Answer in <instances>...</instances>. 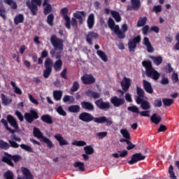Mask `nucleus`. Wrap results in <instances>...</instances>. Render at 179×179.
<instances>
[{
	"instance_id": "nucleus-44",
	"label": "nucleus",
	"mask_w": 179,
	"mask_h": 179,
	"mask_svg": "<svg viewBox=\"0 0 179 179\" xmlns=\"http://www.w3.org/2000/svg\"><path fill=\"white\" fill-rule=\"evenodd\" d=\"M81 106L83 108H85L86 110H93L94 108L93 105L89 102H82Z\"/></svg>"
},
{
	"instance_id": "nucleus-48",
	"label": "nucleus",
	"mask_w": 179,
	"mask_h": 179,
	"mask_svg": "<svg viewBox=\"0 0 179 179\" xmlns=\"http://www.w3.org/2000/svg\"><path fill=\"white\" fill-rule=\"evenodd\" d=\"M20 148H22L25 152H29V153H33V148L28 145L26 144H21Z\"/></svg>"
},
{
	"instance_id": "nucleus-37",
	"label": "nucleus",
	"mask_w": 179,
	"mask_h": 179,
	"mask_svg": "<svg viewBox=\"0 0 179 179\" xmlns=\"http://www.w3.org/2000/svg\"><path fill=\"white\" fill-rule=\"evenodd\" d=\"M10 85L13 88L15 93H16L17 94H22V90H20L19 87L16 85V83L11 81Z\"/></svg>"
},
{
	"instance_id": "nucleus-49",
	"label": "nucleus",
	"mask_w": 179,
	"mask_h": 179,
	"mask_svg": "<svg viewBox=\"0 0 179 179\" xmlns=\"http://www.w3.org/2000/svg\"><path fill=\"white\" fill-rule=\"evenodd\" d=\"M94 122H96V124H104V122H106V116L94 117Z\"/></svg>"
},
{
	"instance_id": "nucleus-36",
	"label": "nucleus",
	"mask_w": 179,
	"mask_h": 179,
	"mask_svg": "<svg viewBox=\"0 0 179 179\" xmlns=\"http://www.w3.org/2000/svg\"><path fill=\"white\" fill-rule=\"evenodd\" d=\"M63 101L64 103H69V104H71V103L75 101V98L72 96L65 95L63 98Z\"/></svg>"
},
{
	"instance_id": "nucleus-31",
	"label": "nucleus",
	"mask_w": 179,
	"mask_h": 179,
	"mask_svg": "<svg viewBox=\"0 0 179 179\" xmlns=\"http://www.w3.org/2000/svg\"><path fill=\"white\" fill-rule=\"evenodd\" d=\"M44 143H46L48 149H52L54 148V144L52 143V141H51L49 138L47 137H43V139L41 141Z\"/></svg>"
},
{
	"instance_id": "nucleus-50",
	"label": "nucleus",
	"mask_w": 179,
	"mask_h": 179,
	"mask_svg": "<svg viewBox=\"0 0 179 179\" xmlns=\"http://www.w3.org/2000/svg\"><path fill=\"white\" fill-rule=\"evenodd\" d=\"M174 169L173 168V165H170L169 168V177L172 179H177V176H176V173H174Z\"/></svg>"
},
{
	"instance_id": "nucleus-33",
	"label": "nucleus",
	"mask_w": 179,
	"mask_h": 179,
	"mask_svg": "<svg viewBox=\"0 0 179 179\" xmlns=\"http://www.w3.org/2000/svg\"><path fill=\"white\" fill-rule=\"evenodd\" d=\"M151 59L153 61L154 64L157 65V66H159L160 64L163 62V57L161 56L159 57H151Z\"/></svg>"
},
{
	"instance_id": "nucleus-56",
	"label": "nucleus",
	"mask_w": 179,
	"mask_h": 179,
	"mask_svg": "<svg viewBox=\"0 0 179 179\" xmlns=\"http://www.w3.org/2000/svg\"><path fill=\"white\" fill-rule=\"evenodd\" d=\"M0 148L1 149L6 150V149H9V144L2 140H0Z\"/></svg>"
},
{
	"instance_id": "nucleus-9",
	"label": "nucleus",
	"mask_w": 179,
	"mask_h": 179,
	"mask_svg": "<svg viewBox=\"0 0 179 179\" xmlns=\"http://www.w3.org/2000/svg\"><path fill=\"white\" fill-rule=\"evenodd\" d=\"M81 80L84 85H92L96 82V79L90 74H85L81 77Z\"/></svg>"
},
{
	"instance_id": "nucleus-61",
	"label": "nucleus",
	"mask_w": 179,
	"mask_h": 179,
	"mask_svg": "<svg viewBox=\"0 0 179 179\" xmlns=\"http://www.w3.org/2000/svg\"><path fill=\"white\" fill-rule=\"evenodd\" d=\"M28 97H29L31 103H33V104H36V106L38 105V101H37V99H34V97L33 96H31V94H29Z\"/></svg>"
},
{
	"instance_id": "nucleus-4",
	"label": "nucleus",
	"mask_w": 179,
	"mask_h": 179,
	"mask_svg": "<svg viewBox=\"0 0 179 179\" xmlns=\"http://www.w3.org/2000/svg\"><path fill=\"white\" fill-rule=\"evenodd\" d=\"M20 159H21L20 156H19V155L12 156L8 153H5V155L3 157L2 160L5 163H7V164H8V166H11V167H13V162H12V161L19 162V160H20Z\"/></svg>"
},
{
	"instance_id": "nucleus-53",
	"label": "nucleus",
	"mask_w": 179,
	"mask_h": 179,
	"mask_svg": "<svg viewBox=\"0 0 179 179\" xmlns=\"http://www.w3.org/2000/svg\"><path fill=\"white\" fill-rule=\"evenodd\" d=\"M44 6V13L45 15H48L50 12L52 10V7L51 6V4H45L43 5Z\"/></svg>"
},
{
	"instance_id": "nucleus-8",
	"label": "nucleus",
	"mask_w": 179,
	"mask_h": 179,
	"mask_svg": "<svg viewBox=\"0 0 179 179\" xmlns=\"http://www.w3.org/2000/svg\"><path fill=\"white\" fill-rule=\"evenodd\" d=\"M21 171L23 176L18 175L17 179H33V175L28 169L22 167Z\"/></svg>"
},
{
	"instance_id": "nucleus-12",
	"label": "nucleus",
	"mask_w": 179,
	"mask_h": 179,
	"mask_svg": "<svg viewBox=\"0 0 179 179\" xmlns=\"http://www.w3.org/2000/svg\"><path fill=\"white\" fill-rule=\"evenodd\" d=\"M145 159H146V157L142 155V154H135L132 156L131 159L129 161V164H135V163H138V162H141V160H145Z\"/></svg>"
},
{
	"instance_id": "nucleus-62",
	"label": "nucleus",
	"mask_w": 179,
	"mask_h": 179,
	"mask_svg": "<svg viewBox=\"0 0 179 179\" xmlns=\"http://www.w3.org/2000/svg\"><path fill=\"white\" fill-rule=\"evenodd\" d=\"M172 80L173 83H178V74L176 73H173L172 74Z\"/></svg>"
},
{
	"instance_id": "nucleus-47",
	"label": "nucleus",
	"mask_w": 179,
	"mask_h": 179,
	"mask_svg": "<svg viewBox=\"0 0 179 179\" xmlns=\"http://www.w3.org/2000/svg\"><path fill=\"white\" fill-rule=\"evenodd\" d=\"M84 150L85 151L86 155H93L94 152V149L92 145H87L84 148Z\"/></svg>"
},
{
	"instance_id": "nucleus-25",
	"label": "nucleus",
	"mask_w": 179,
	"mask_h": 179,
	"mask_svg": "<svg viewBox=\"0 0 179 179\" xmlns=\"http://www.w3.org/2000/svg\"><path fill=\"white\" fill-rule=\"evenodd\" d=\"M138 104H141L142 110H150V108H152L150 103H149L148 101H145V99L141 100L140 103Z\"/></svg>"
},
{
	"instance_id": "nucleus-54",
	"label": "nucleus",
	"mask_w": 179,
	"mask_h": 179,
	"mask_svg": "<svg viewBox=\"0 0 179 179\" xmlns=\"http://www.w3.org/2000/svg\"><path fill=\"white\" fill-rule=\"evenodd\" d=\"M111 15L116 22H121V16H120V13L115 11H111Z\"/></svg>"
},
{
	"instance_id": "nucleus-6",
	"label": "nucleus",
	"mask_w": 179,
	"mask_h": 179,
	"mask_svg": "<svg viewBox=\"0 0 179 179\" xmlns=\"http://www.w3.org/2000/svg\"><path fill=\"white\" fill-rule=\"evenodd\" d=\"M129 111H131V113H136V114H140L141 117H150V110H143L139 111V108L136 106H132L128 107Z\"/></svg>"
},
{
	"instance_id": "nucleus-13",
	"label": "nucleus",
	"mask_w": 179,
	"mask_h": 179,
	"mask_svg": "<svg viewBox=\"0 0 179 179\" xmlns=\"http://www.w3.org/2000/svg\"><path fill=\"white\" fill-rule=\"evenodd\" d=\"M55 139L59 142V145L60 146H66L67 145H69V143L65 138L64 136H62V134L59 133H56L55 134Z\"/></svg>"
},
{
	"instance_id": "nucleus-45",
	"label": "nucleus",
	"mask_w": 179,
	"mask_h": 179,
	"mask_svg": "<svg viewBox=\"0 0 179 179\" xmlns=\"http://www.w3.org/2000/svg\"><path fill=\"white\" fill-rule=\"evenodd\" d=\"M71 145L73 146H86L87 143L86 142L83 141H76L74 140L72 143Z\"/></svg>"
},
{
	"instance_id": "nucleus-43",
	"label": "nucleus",
	"mask_w": 179,
	"mask_h": 179,
	"mask_svg": "<svg viewBox=\"0 0 179 179\" xmlns=\"http://www.w3.org/2000/svg\"><path fill=\"white\" fill-rule=\"evenodd\" d=\"M162 101L164 103V106H165L166 107H170V106H171V104L174 103V100L167 98L163 99Z\"/></svg>"
},
{
	"instance_id": "nucleus-22",
	"label": "nucleus",
	"mask_w": 179,
	"mask_h": 179,
	"mask_svg": "<svg viewBox=\"0 0 179 179\" xmlns=\"http://www.w3.org/2000/svg\"><path fill=\"white\" fill-rule=\"evenodd\" d=\"M143 84L145 92H147V93H150V94H152V93H153V88H152V84H150V83H149L148 81H146V80H143Z\"/></svg>"
},
{
	"instance_id": "nucleus-27",
	"label": "nucleus",
	"mask_w": 179,
	"mask_h": 179,
	"mask_svg": "<svg viewBox=\"0 0 179 179\" xmlns=\"http://www.w3.org/2000/svg\"><path fill=\"white\" fill-rule=\"evenodd\" d=\"M97 37H99V35L96 33L90 32L87 36V41L89 44H92V40L93 38H97Z\"/></svg>"
},
{
	"instance_id": "nucleus-11",
	"label": "nucleus",
	"mask_w": 179,
	"mask_h": 179,
	"mask_svg": "<svg viewBox=\"0 0 179 179\" xmlns=\"http://www.w3.org/2000/svg\"><path fill=\"white\" fill-rule=\"evenodd\" d=\"M139 43H141V36H137L130 40L128 43L129 51H135V48H136V44Z\"/></svg>"
},
{
	"instance_id": "nucleus-46",
	"label": "nucleus",
	"mask_w": 179,
	"mask_h": 179,
	"mask_svg": "<svg viewBox=\"0 0 179 179\" xmlns=\"http://www.w3.org/2000/svg\"><path fill=\"white\" fill-rule=\"evenodd\" d=\"M42 121L43 122H46L47 124H52V120H51V116L48 115H44L41 117Z\"/></svg>"
},
{
	"instance_id": "nucleus-2",
	"label": "nucleus",
	"mask_w": 179,
	"mask_h": 179,
	"mask_svg": "<svg viewBox=\"0 0 179 179\" xmlns=\"http://www.w3.org/2000/svg\"><path fill=\"white\" fill-rule=\"evenodd\" d=\"M50 41L55 48V51L50 52L52 57H54V54L58 51L59 53L56 54V58H61V52H62V50H64V42L62 39L56 37L55 35L52 36Z\"/></svg>"
},
{
	"instance_id": "nucleus-21",
	"label": "nucleus",
	"mask_w": 179,
	"mask_h": 179,
	"mask_svg": "<svg viewBox=\"0 0 179 179\" xmlns=\"http://www.w3.org/2000/svg\"><path fill=\"white\" fill-rule=\"evenodd\" d=\"M143 43L144 45H145L147 48L148 52H153V51H155L153 46H152V43H150V41H149V38L145 37L143 39Z\"/></svg>"
},
{
	"instance_id": "nucleus-10",
	"label": "nucleus",
	"mask_w": 179,
	"mask_h": 179,
	"mask_svg": "<svg viewBox=\"0 0 179 179\" xmlns=\"http://www.w3.org/2000/svg\"><path fill=\"white\" fill-rule=\"evenodd\" d=\"M24 118L27 121V122H33L34 118L37 120L38 118V115L37 114V111L34 109L30 110V113H25Z\"/></svg>"
},
{
	"instance_id": "nucleus-52",
	"label": "nucleus",
	"mask_w": 179,
	"mask_h": 179,
	"mask_svg": "<svg viewBox=\"0 0 179 179\" xmlns=\"http://www.w3.org/2000/svg\"><path fill=\"white\" fill-rule=\"evenodd\" d=\"M1 122L2 124H3L5 128L6 129L7 131H8L9 132H10V134H15V130L9 128L8 127V122H6V120L5 119H2L1 120Z\"/></svg>"
},
{
	"instance_id": "nucleus-18",
	"label": "nucleus",
	"mask_w": 179,
	"mask_h": 179,
	"mask_svg": "<svg viewBox=\"0 0 179 179\" xmlns=\"http://www.w3.org/2000/svg\"><path fill=\"white\" fill-rule=\"evenodd\" d=\"M110 101L115 107H120V106H122V104H124V101L123 99H120L117 96H114L111 98Z\"/></svg>"
},
{
	"instance_id": "nucleus-40",
	"label": "nucleus",
	"mask_w": 179,
	"mask_h": 179,
	"mask_svg": "<svg viewBox=\"0 0 179 179\" xmlns=\"http://www.w3.org/2000/svg\"><path fill=\"white\" fill-rule=\"evenodd\" d=\"M147 20L148 18L146 17H140L137 23L138 27H142V26H145V24H146Z\"/></svg>"
},
{
	"instance_id": "nucleus-23",
	"label": "nucleus",
	"mask_w": 179,
	"mask_h": 179,
	"mask_svg": "<svg viewBox=\"0 0 179 179\" xmlns=\"http://www.w3.org/2000/svg\"><path fill=\"white\" fill-rule=\"evenodd\" d=\"M150 120L153 124H155V125H158V124H160V122L162 121V116L157 113H154L151 117Z\"/></svg>"
},
{
	"instance_id": "nucleus-35",
	"label": "nucleus",
	"mask_w": 179,
	"mask_h": 179,
	"mask_svg": "<svg viewBox=\"0 0 179 179\" xmlns=\"http://www.w3.org/2000/svg\"><path fill=\"white\" fill-rule=\"evenodd\" d=\"M53 97L55 100L57 101H59V100H61L62 99V91H54L53 92Z\"/></svg>"
},
{
	"instance_id": "nucleus-59",
	"label": "nucleus",
	"mask_w": 179,
	"mask_h": 179,
	"mask_svg": "<svg viewBox=\"0 0 179 179\" xmlns=\"http://www.w3.org/2000/svg\"><path fill=\"white\" fill-rule=\"evenodd\" d=\"M57 111L58 114H59V115H63V117H65V115H66V112H65V110H64V109L61 106H59L57 108Z\"/></svg>"
},
{
	"instance_id": "nucleus-55",
	"label": "nucleus",
	"mask_w": 179,
	"mask_h": 179,
	"mask_svg": "<svg viewBox=\"0 0 179 179\" xmlns=\"http://www.w3.org/2000/svg\"><path fill=\"white\" fill-rule=\"evenodd\" d=\"M52 66V60L50 58H47L45 62V67L47 69H51Z\"/></svg>"
},
{
	"instance_id": "nucleus-20",
	"label": "nucleus",
	"mask_w": 179,
	"mask_h": 179,
	"mask_svg": "<svg viewBox=\"0 0 179 179\" xmlns=\"http://www.w3.org/2000/svg\"><path fill=\"white\" fill-rule=\"evenodd\" d=\"M95 104L99 108H101L102 110H104V108H110L109 102H103L102 99L96 101Z\"/></svg>"
},
{
	"instance_id": "nucleus-64",
	"label": "nucleus",
	"mask_w": 179,
	"mask_h": 179,
	"mask_svg": "<svg viewBox=\"0 0 179 179\" xmlns=\"http://www.w3.org/2000/svg\"><path fill=\"white\" fill-rule=\"evenodd\" d=\"M155 107H162V99H156L154 102Z\"/></svg>"
},
{
	"instance_id": "nucleus-30",
	"label": "nucleus",
	"mask_w": 179,
	"mask_h": 179,
	"mask_svg": "<svg viewBox=\"0 0 179 179\" xmlns=\"http://www.w3.org/2000/svg\"><path fill=\"white\" fill-rule=\"evenodd\" d=\"M24 20V16L22 14H18L15 16L14 19L15 24H19V23H23Z\"/></svg>"
},
{
	"instance_id": "nucleus-26",
	"label": "nucleus",
	"mask_w": 179,
	"mask_h": 179,
	"mask_svg": "<svg viewBox=\"0 0 179 179\" xmlns=\"http://www.w3.org/2000/svg\"><path fill=\"white\" fill-rule=\"evenodd\" d=\"M34 136H35L36 138H38V139H40V141H42L43 138L45 137L44 136V135H43V133H41L40 129L36 127L34 128Z\"/></svg>"
},
{
	"instance_id": "nucleus-29",
	"label": "nucleus",
	"mask_w": 179,
	"mask_h": 179,
	"mask_svg": "<svg viewBox=\"0 0 179 179\" xmlns=\"http://www.w3.org/2000/svg\"><path fill=\"white\" fill-rule=\"evenodd\" d=\"M76 169H78V171H85V163L81 162H76L73 164Z\"/></svg>"
},
{
	"instance_id": "nucleus-28",
	"label": "nucleus",
	"mask_w": 179,
	"mask_h": 179,
	"mask_svg": "<svg viewBox=\"0 0 179 179\" xmlns=\"http://www.w3.org/2000/svg\"><path fill=\"white\" fill-rule=\"evenodd\" d=\"M87 24L89 29H92L94 25V15L90 14L87 18Z\"/></svg>"
},
{
	"instance_id": "nucleus-57",
	"label": "nucleus",
	"mask_w": 179,
	"mask_h": 179,
	"mask_svg": "<svg viewBox=\"0 0 179 179\" xmlns=\"http://www.w3.org/2000/svg\"><path fill=\"white\" fill-rule=\"evenodd\" d=\"M96 136L98 139H103V138H106V136H107V131L96 133Z\"/></svg>"
},
{
	"instance_id": "nucleus-38",
	"label": "nucleus",
	"mask_w": 179,
	"mask_h": 179,
	"mask_svg": "<svg viewBox=\"0 0 179 179\" xmlns=\"http://www.w3.org/2000/svg\"><path fill=\"white\" fill-rule=\"evenodd\" d=\"M120 134L122 135L124 139H131V136L129 135V132L127 129H120Z\"/></svg>"
},
{
	"instance_id": "nucleus-1",
	"label": "nucleus",
	"mask_w": 179,
	"mask_h": 179,
	"mask_svg": "<svg viewBox=\"0 0 179 179\" xmlns=\"http://www.w3.org/2000/svg\"><path fill=\"white\" fill-rule=\"evenodd\" d=\"M108 27L119 38H125V32L128 31V25L127 24H124L122 25V31L120 29V26L115 25V22L111 18L108 19Z\"/></svg>"
},
{
	"instance_id": "nucleus-19",
	"label": "nucleus",
	"mask_w": 179,
	"mask_h": 179,
	"mask_svg": "<svg viewBox=\"0 0 179 179\" xmlns=\"http://www.w3.org/2000/svg\"><path fill=\"white\" fill-rule=\"evenodd\" d=\"M122 87L124 92H127L131 86V79L124 77L121 83Z\"/></svg>"
},
{
	"instance_id": "nucleus-34",
	"label": "nucleus",
	"mask_w": 179,
	"mask_h": 179,
	"mask_svg": "<svg viewBox=\"0 0 179 179\" xmlns=\"http://www.w3.org/2000/svg\"><path fill=\"white\" fill-rule=\"evenodd\" d=\"M61 58H58V60L55 62L54 64V68L55 71H61V68L62 66V61L60 59ZM56 59L57 58L56 57Z\"/></svg>"
},
{
	"instance_id": "nucleus-16",
	"label": "nucleus",
	"mask_w": 179,
	"mask_h": 179,
	"mask_svg": "<svg viewBox=\"0 0 179 179\" xmlns=\"http://www.w3.org/2000/svg\"><path fill=\"white\" fill-rule=\"evenodd\" d=\"M141 6V0H131V6H127V10H138Z\"/></svg>"
},
{
	"instance_id": "nucleus-32",
	"label": "nucleus",
	"mask_w": 179,
	"mask_h": 179,
	"mask_svg": "<svg viewBox=\"0 0 179 179\" xmlns=\"http://www.w3.org/2000/svg\"><path fill=\"white\" fill-rule=\"evenodd\" d=\"M96 54L99 57V58H101V59L103 61V62H107L108 58L107 57V55H106V53H104V52H103L102 50H97Z\"/></svg>"
},
{
	"instance_id": "nucleus-3",
	"label": "nucleus",
	"mask_w": 179,
	"mask_h": 179,
	"mask_svg": "<svg viewBox=\"0 0 179 179\" xmlns=\"http://www.w3.org/2000/svg\"><path fill=\"white\" fill-rule=\"evenodd\" d=\"M142 64L145 68L146 75L148 78H151L153 80H157L160 78V73L152 67L150 61H143Z\"/></svg>"
},
{
	"instance_id": "nucleus-42",
	"label": "nucleus",
	"mask_w": 179,
	"mask_h": 179,
	"mask_svg": "<svg viewBox=\"0 0 179 179\" xmlns=\"http://www.w3.org/2000/svg\"><path fill=\"white\" fill-rule=\"evenodd\" d=\"M5 3L10 6L13 9L17 8V4L13 0H4Z\"/></svg>"
},
{
	"instance_id": "nucleus-24",
	"label": "nucleus",
	"mask_w": 179,
	"mask_h": 179,
	"mask_svg": "<svg viewBox=\"0 0 179 179\" xmlns=\"http://www.w3.org/2000/svg\"><path fill=\"white\" fill-rule=\"evenodd\" d=\"M7 120L9 124H10L11 127H13V128H15V129H17V128H19L16 120H15V118H13L12 115H8L7 116Z\"/></svg>"
},
{
	"instance_id": "nucleus-63",
	"label": "nucleus",
	"mask_w": 179,
	"mask_h": 179,
	"mask_svg": "<svg viewBox=\"0 0 179 179\" xmlns=\"http://www.w3.org/2000/svg\"><path fill=\"white\" fill-rule=\"evenodd\" d=\"M79 89V83L74 82L73 84V87H71V92H76Z\"/></svg>"
},
{
	"instance_id": "nucleus-39",
	"label": "nucleus",
	"mask_w": 179,
	"mask_h": 179,
	"mask_svg": "<svg viewBox=\"0 0 179 179\" xmlns=\"http://www.w3.org/2000/svg\"><path fill=\"white\" fill-rule=\"evenodd\" d=\"M1 100L4 106H8V104H10V103H12V99L6 97L3 94H1Z\"/></svg>"
},
{
	"instance_id": "nucleus-17",
	"label": "nucleus",
	"mask_w": 179,
	"mask_h": 179,
	"mask_svg": "<svg viewBox=\"0 0 179 179\" xmlns=\"http://www.w3.org/2000/svg\"><path fill=\"white\" fill-rule=\"evenodd\" d=\"M79 118L85 122H90L93 120V116L87 113H83L79 115Z\"/></svg>"
},
{
	"instance_id": "nucleus-15",
	"label": "nucleus",
	"mask_w": 179,
	"mask_h": 179,
	"mask_svg": "<svg viewBox=\"0 0 179 179\" xmlns=\"http://www.w3.org/2000/svg\"><path fill=\"white\" fill-rule=\"evenodd\" d=\"M73 17L76 19H78L79 23L82 24L83 23V20H85V17H86V14L84 11H77L73 14Z\"/></svg>"
},
{
	"instance_id": "nucleus-58",
	"label": "nucleus",
	"mask_w": 179,
	"mask_h": 179,
	"mask_svg": "<svg viewBox=\"0 0 179 179\" xmlns=\"http://www.w3.org/2000/svg\"><path fill=\"white\" fill-rule=\"evenodd\" d=\"M52 69H47L45 68V70L43 71V77L47 79L50 75H51Z\"/></svg>"
},
{
	"instance_id": "nucleus-60",
	"label": "nucleus",
	"mask_w": 179,
	"mask_h": 179,
	"mask_svg": "<svg viewBox=\"0 0 179 179\" xmlns=\"http://www.w3.org/2000/svg\"><path fill=\"white\" fill-rule=\"evenodd\" d=\"M53 20H54V15L52 14H50L48 16V19H47V22L48 23V24H50V26H52Z\"/></svg>"
},
{
	"instance_id": "nucleus-51",
	"label": "nucleus",
	"mask_w": 179,
	"mask_h": 179,
	"mask_svg": "<svg viewBox=\"0 0 179 179\" xmlns=\"http://www.w3.org/2000/svg\"><path fill=\"white\" fill-rule=\"evenodd\" d=\"M3 177L5 179H15L13 176V172L10 171H7L4 173Z\"/></svg>"
},
{
	"instance_id": "nucleus-41",
	"label": "nucleus",
	"mask_w": 179,
	"mask_h": 179,
	"mask_svg": "<svg viewBox=\"0 0 179 179\" xmlns=\"http://www.w3.org/2000/svg\"><path fill=\"white\" fill-rule=\"evenodd\" d=\"M69 111L70 113H79L80 111V107L78 105H73L69 107Z\"/></svg>"
},
{
	"instance_id": "nucleus-14",
	"label": "nucleus",
	"mask_w": 179,
	"mask_h": 179,
	"mask_svg": "<svg viewBox=\"0 0 179 179\" xmlns=\"http://www.w3.org/2000/svg\"><path fill=\"white\" fill-rule=\"evenodd\" d=\"M137 94L138 96L136 99V101L137 104H141V100H145L146 96H145V92H143V90L141 88L137 87Z\"/></svg>"
},
{
	"instance_id": "nucleus-7",
	"label": "nucleus",
	"mask_w": 179,
	"mask_h": 179,
	"mask_svg": "<svg viewBox=\"0 0 179 179\" xmlns=\"http://www.w3.org/2000/svg\"><path fill=\"white\" fill-rule=\"evenodd\" d=\"M68 8H64L61 10L60 13L62 15L64 20H65V27L66 29H71V18L68 15Z\"/></svg>"
},
{
	"instance_id": "nucleus-5",
	"label": "nucleus",
	"mask_w": 179,
	"mask_h": 179,
	"mask_svg": "<svg viewBox=\"0 0 179 179\" xmlns=\"http://www.w3.org/2000/svg\"><path fill=\"white\" fill-rule=\"evenodd\" d=\"M41 0H31V3L30 1H27V5L29 8L32 15H36V12L38 10L37 6H41Z\"/></svg>"
}]
</instances>
